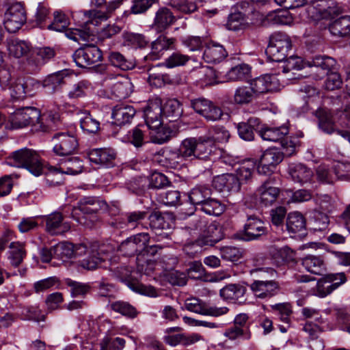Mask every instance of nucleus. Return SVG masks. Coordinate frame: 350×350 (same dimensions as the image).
I'll return each instance as SVG.
<instances>
[{
	"instance_id": "1",
	"label": "nucleus",
	"mask_w": 350,
	"mask_h": 350,
	"mask_svg": "<svg viewBox=\"0 0 350 350\" xmlns=\"http://www.w3.org/2000/svg\"><path fill=\"white\" fill-rule=\"evenodd\" d=\"M73 258L83 257L88 256L87 262H105L111 261L115 262L113 259L114 247L109 244L98 245L97 243H92L88 247L81 243L74 245Z\"/></svg>"
},
{
	"instance_id": "2",
	"label": "nucleus",
	"mask_w": 350,
	"mask_h": 350,
	"mask_svg": "<svg viewBox=\"0 0 350 350\" xmlns=\"http://www.w3.org/2000/svg\"><path fill=\"white\" fill-rule=\"evenodd\" d=\"M8 163L16 167H24L35 176L42 174L43 165L39 154L33 150L22 148L14 151L8 157Z\"/></svg>"
},
{
	"instance_id": "3",
	"label": "nucleus",
	"mask_w": 350,
	"mask_h": 350,
	"mask_svg": "<svg viewBox=\"0 0 350 350\" xmlns=\"http://www.w3.org/2000/svg\"><path fill=\"white\" fill-rule=\"evenodd\" d=\"M291 47L292 42L288 35L284 32H275L269 38L266 54L271 61L280 62L287 57Z\"/></svg>"
},
{
	"instance_id": "4",
	"label": "nucleus",
	"mask_w": 350,
	"mask_h": 350,
	"mask_svg": "<svg viewBox=\"0 0 350 350\" xmlns=\"http://www.w3.org/2000/svg\"><path fill=\"white\" fill-rule=\"evenodd\" d=\"M40 111L33 107L17 109L10 117L12 129H22L29 125L36 127V122L40 120Z\"/></svg>"
},
{
	"instance_id": "5",
	"label": "nucleus",
	"mask_w": 350,
	"mask_h": 350,
	"mask_svg": "<svg viewBox=\"0 0 350 350\" xmlns=\"http://www.w3.org/2000/svg\"><path fill=\"white\" fill-rule=\"evenodd\" d=\"M92 3L96 9L85 12V16L88 18L86 23H92L97 25L99 21L108 19L113 12L119 7L121 1L109 2L105 0H94Z\"/></svg>"
},
{
	"instance_id": "6",
	"label": "nucleus",
	"mask_w": 350,
	"mask_h": 350,
	"mask_svg": "<svg viewBox=\"0 0 350 350\" xmlns=\"http://www.w3.org/2000/svg\"><path fill=\"white\" fill-rule=\"evenodd\" d=\"M72 57L78 66L87 68L100 62L103 53L97 46L87 44L77 49Z\"/></svg>"
},
{
	"instance_id": "7",
	"label": "nucleus",
	"mask_w": 350,
	"mask_h": 350,
	"mask_svg": "<svg viewBox=\"0 0 350 350\" xmlns=\"http://www.w3.org/2000/svg\"><path fill=\"white\" fill-rule=\"evenodd\" d=\"M288 133V129L286 127H262L259 130V135L264 140L280 142L281 146L290 155L295 151V144L286 136Z\"/></svg>"
},
{
	"instance_id": "8",
	"label": "nucleus",
	"mask_w": 350,
	"mask_h": 350,
	"mask_svg": "<svg viewBox=\"0 0 350 350\" xmlns=\"http://www.w3.org/2000/svg\"><path fill=\"white\" fill-rule=\"evenodd\" d=\"M26 12L20 3L11 5L5 14L4 26L10 33H16L26 22Z\"/></svg>"
},
{
	"instance_id": "9",
	"label": "nucleus",
	"mask_w": 350,
	"mask_h": 350,
	"mask_svg": "<svg viewBox=\"0 0 350 350\" xmlns=\"http://www.w3.org/2000/svg\"><path fill=\"white\" fill-rule=\"evenodd\" d=\"M149 240L150 237L148 233H139L122 241L119 245L118 250L122 256L126 257L140 256L141 251Z\"/></svg>"
},
{
	"instance_id": "10",
	"label": "nucleus",
	"mask_w": 350,
	"mask_h": 350,
	"mask_svg": "<svg viewBox=\"0 0 350 350\" xmlns=\"http://www.w3.org/2000/svg\"><path fill=\"white\" fill-rule=\"evenodd\" d=\"M196 137H189L185 139L180 143L176 151H170L167 159L172 167H176L183 161V159L195 157V148Z\"/></svg>"
},
{
	"instance_id": "11",
	"label": "nucleus",
	"mask_w": 350,
	"mask_h": 350,
	"mask_svg": "<svg viewBox=\"0 0 350 350\" xmlns=\"http://www.w3.org/2000/svg\"><path fill=\"white\" fill-rule=\"evenodd\" d=\"M107 204L105 201L101 200L96 197H85L81 199L77 206L75 207L74 211H80L85 217H92L94 221L97 219L96 215L107 210Z\"/></svg>"
},
{
	"instance_id": "12",
	"label": "nucleus",
	"mask_w": 350,
	"mask_h": 350,
	"mask_svg": "<svg viewBox=\"0 0 350 350\" xmlns=\"http://www.w3.org/2000/svg\"><path fill=\"white\" fill-rule=\"evenodd\" d=\"M115 274L117 278L125 282L127 286L133 291L149 297L157 296V290L153 286H145L137 282L131 281L135 276L132 275V271L127 266H120L118 267Z\"/></svg>"
},
{
	"instance_id": "13",
	"label": "nucleus",
	"mask_w": 350,
	"mask_h": 350,
	"mask_svg": "<svg viewBox=\"0 0 350 350\" xmlns=\"http://www.w3.org/2000/svg\"><path fill=\"white\" fill-rule=\"evenodd\" d=\"M53 152L59 156H69L76 152L78 148L77 138L65 133H59L53 137Z\"/></svg>"
},
{
	"instance_id": "14",
	"label": "nucleus",
	"mask_w": 350,
	"mask_h": 350,
	"mask_svg": "<svg viewBox=\"0 0 350 350\" xmlns=\"http://www.w3.org/2000/svg\"><path fill=\"white\" fill-rule=\"evenodd\" d=\"M185 308L198 314L218 317L228 313L227 307L210 306L199 299L191 297L186 299Z\"/></svg>"
},
{
	"instance_id": "15",
	"label": "nucleus",
	"mask_w": 350,
	"mask_h": 350,
	"mask_svg": "<svg viewBox=\"0 0 350 350\" xmlns=\"http://www.w3.org/2000/svg\"><path fill=\"white\" fill-rule=\"evenodd\" d=\"M347 280L343 273L325 275L317 284V295L325 297L344 284Z\"/></svg>"
},
{
	"instance_id": "16",
	"label": "nucleus",
	"mask_w": 350,
	"mask_h": 350,
	"mask_svg": "<svg viewBox=\"0 0 350 350\" xmlns=\"http://www.w3.org/2000/svg\"><path fill=\"white\" fill-rule=\"evenodd\" d=\"M284 159L282 152L275 148L266 150L262 154L257 171L260 174L269 175Z\"/></svg>"
},
{
	"instance_id": "17",
	"label": "nucleus",
	"mask_w": 350,
	"mask_h": 350,
	"mask_svg": "<svg viewBox=\"0 0 350 350\" xmlns=\"http://www.w3.org/2000/svg\"><path fill=\"white\" fill-rule=\"evenodd\" d=\"M213 186L221 193H237L241 189V183L235 174H224L213 178Z\"/></svg>"
},
{
	"instance_id": "18",
	"label": "nucleus",
	"mask_w": 350,
	"mask_h": 350,
	"mask_svg": "<svg viewBox=\"0 0 350 350\" xmlns=\"http://www.w3.org/2000/svg\"><path fill=\"white\" fill-rule=\"evenodd\" d=\"M144 111L146 126L150 129L157 131V134L159 135L164 130V128L161 127L163 113L161 103L157 101L151 102L146 106Z\"/></svg>"
},
{
	"instance_id": "19",
	"label": "nucleus",
	"mask_w": 350,
	"mask_h": 350,
	"mask_svg": "<svg viewBox=\"0 0 350 350\" xmlns=\"http://www.w3.org/2000/svg\"><path fill=\"white\" fill-rule=\"evenodd\" d=\"M275 178L269 176L258 188L260 202L265 206L272 205L280 194V189L275 186Z\"/></svg>"
},
{
	"instance_id": "20",
	"label": "nucleus",
	"mask_w": 350,
	"mask_h": 350,
	"mask_svg": "<svg viewBox=\"0 0 350 350\" xmlns=\"http://www.w3.org/2000/svg\"><path fill=\"white\" fill-rule=\"evenodd\" d=\"M315 116L319 120V127L327 133L336 132L342 137L347 139L350 142V132L344 130H334V122L333 116L329 109L327 108H319L315 111Z\"/></svg>"
},
{
	"instance_id": "21",
	"label": "nucleus",
	"mask_w": 350,
	"mask_h": 350,
	"mask_svg": "<svg viewBox=\"0 0 350 350\" xmlns=\"http://www.w3.org/2000/svg\"><path fill=\"white\" fill-rule=\"evenodd\" d=\"M63 167L57 169L55 167L49 168V173L46 175V182L50 186H55L61 183L60 178L54 180L53 179V173L61 171L66 174H77L81 171L82 165L80 159L78 157H70L68 160L62 163Z\"/></svg>"
},
{
	"instance_id": "22",
	"label": "nucleus",
	"mask_w": 350,
	"mask_h": 350,
	"mask_svg": "<svg viewBox=\"0 0 350 350\" xmlns=\"http://www.w3.org/2000/svg\"><path fill=\"white\" fill-rule=\"evenodd\" d=\"M223 227L216 222H212L204 226L201 235L197 239L199 245L213 246L224 237Z\"/></svg>"
},
{
	"instance_id": "23",
	"label": "nucleus",
	"mask_w": 350,
	"mask_h": 350,
	"mask_svg": "<svg viewBox=\"0 0 350 350\" xmlns=\"http://www.w3.org/2000/svg\"><path fill=\"white\" fill-rule=\"evenodd\" d=\"M250 86L255 94H264L277 91L280 85L276 75H265L253 79Z\"/></svg>"
},
{
	"instance_id": "24",
	"label": "nucleus",
	"mask_w": 350,
	"mask_h": 350,
	"mask_svg": "<svg viewBox=\"0 0 350 350\" xmlns=\"http://www.w3.org/2000/svg\"><path fill=\"white\" fill-rule=\"evenodd\" d=\"M266 231L263 221L255 215H250L245 224L244 234L241 239L245 241L256 239L265 234Z\"/></svg>"
},
{
	"instance_id": "25",
	"label": "nucleus",
	"mask_w": 350,
	"mask_h": 350,
	"mask_svg": "<svg viewBox=\"0 0 350 350\" xmlns=\"http://www.w3.org/2000/svg\"><path fill=\"white\" fill-rule=\"evenodd\" d=\"M37 83L31 79H18L9 88L10 94L15 99H23L27 96H32L33 87Z\"/></svg>"
},
{
	"instance_id": "26",
	"label": "nucleus",
	"mask_w": 350,
	"mask_h": 350,
	"mask_svg": "<svg viewBox=\"0 0 350 350\" xmlns=\"http://www.w3.org/2000/svg\"><path fill=\"white\" fill-rule=\"evenodd\" d=\"M195 148V159L200 160H209L215 150V140L213 137L201 136L196 137Z\"/></svg>"
},
{
	"instance_id": "27",
	"label": "nucleus",
	"mask_w": 350,
	"mask_h": 350,
	"mask_svg": "<svg viewBox=\"0 0 350 350\" xmlns=\"http://www.w3.org/2000/svg\"><path fill=\"white\" fill-rule=\"evenodd\" d=\"M46 230L52 235L62 234L68 232L70 226L66 222H63L61 213L55 212L49 215L45 218Z\"/></svg>"
},
{
	"instance_id": "28",
	"label": "nucleus",
	"mask_w": 350,
	"mask_h": 350,
	"mask_svg": "<svg viewBox=\"0 0 350 350\" xmlns=\"http://www.w3.org/2000/svg\"><path fill=\"white\" fill-rule=\"evenodd\" d=\"M149 226L157 234H163L162 230H167L171 228V215L166 213L153 211L148 216Z\"/></svg>"
},
{
	"instance_id": "29",
	"label": "nucleus",
	"mask_w": 350,
	"mask_h": 350,
	"mask_svg": "<svg viewBox=\"0 0 350 350\" xmlns=\"http://www.w3.org/2000/svg\"><path fill=\"white\" fill-rule=\"evenodd\" d=\"M250 288L256 297L260 299H266L277 294L278 285L273 280H255L250 285Z\"/></svg>"
},
{
	"instance_id": "30",
	"label": "nucleus",
	"mask_w": 350,
	"mask_h": 350,
	"mask_svg": "<svg viewBox=\"0 0 350 350\" xmlns=\"http://www.w3.org/2000/svg\"><path fill=\"white\" fill-rule=\"evenodd\" d=\"M135 113V109L131 105L124 103L117 104L112 111L113 123L118 126L130 123Z\"/></svg>"
},
{
	"instance_id": "31",
	"label": "nucleus",
	"mask_w": 350,
	"mask_h": 350,
	"mask_svg": "<svg viewBox=\"0 0 350 350\" xmlns=\"http://www.w3.org/2000/svg\"><path fill=\"white\" fill-rule=\"evenodd\" d=\"M176 39L167 38L165 35H160L158 38L151 44V53L146 59H155L159 57L162 53L167 49L174 47Z\"/></svg>"
},
{
	"instance_id": "32",
	"label": "nucleus",
	"mask_w": 350,
	"mask_h": 350,
	"mask_svg": "<svg viewBox=\"0 0 350 350\" xmlns=\"http://www.w3.org/2000/svg\"><path fill=\"white\" fill-rule=\"evenodd\" d=\"M176 21L172 12L167 8H160L154 18L153 28L158 32H161L168 28Z\"/></svg>"
},
{
	"instance_id": "33",
	"label": "nucleus",
	"mask_w": 350,
	"mask_h": 350,
	"mask_svg": "<svg viewBox=\"0 0 350 350\" xmlns=\"http://www.w3.org/2000/svg\"><path fill=\"white\" fill-rule=\"evenodd\" d=\"M67 83H68V77H67L64 71L50 75L43 81V86L51 94L59 91L63 85Z\"/></svg>"
},
{
	"instance_id": "34",
	"label": "nucleus",
	"mask_w": 350,
	"mask_h": 350,
	"mask_svg": "<svg viewBox=\"0 0 350 350\" xmlns=\"http://www.w3.org/2000/svg\"><path fill=\"white\" fill-rule=\"evenodd\" d=\"M227 56L224 46L219 44L208 43L203 53L204 59L208 63H216L222 61Z\"/></svg>"
},
{
	"instance_id": "35",
	"label": "nucleus",
	"mask_w": 350,
	"mask_h": 350,
	"mask_svg": "<svg viewBox=\"0 0 350 350\" xmlns=\"http://www.w3.org/2000/svg\"><path fill=\"white\" fill-rule=\"evenodd\" d=\"M288 172L294 181L301 184L310 182L314 176L310 168L301 163L291 165Z\"/></svg>"
},
{
	"instance_id": "36",
	"label": "nucleus",
	"mask_w": 350,
	"mask_h": 350,
	"mask_svg": "<svg viewBox=\"0 0 350 350\" xmlns=\"http://www.w3.org/2000/svg\"><path fill=\"white\" fill-rule=\"evenodd\" d=\"M59 118L57 113L53 111H47L40 114V120L36 122V131L44 133L55 131L57 129Z\"/></svg>"
},
{
	"instance_id": "37",
	"label": "nucleus",
	"mask_w": 350,
	"mask_h": 350,
	"mask_svg": "<svg viewBox=\"0 0 350 350\" xmlns=\"http://www.w3.org/2000/svg\"><path fill=\"white\" fill-rule=\"evenodd\" d=\"M212 196L211 188L204 185L193 188L189 193V200L196 208H200L206 200Z\"/></svg>"
},
{
	"instance_id": "38",
	"label": "nucleus",
	"mask_w": 350,
	"mask_h": 350,
	"mask_svg": "<svg viewBox=\"0 0 350 350\" xmlns=\"http://www.w3.org/2000/svg\"><path fill=\"white\" fill-rule=\"evenodd\" d=\"M245 288L239 284H229L219 291L220 296L225 300L232 302H242Z\"/></svg>"
},
{
	"instance_id": "39",
	"label": "nucleus",
	"mask_w": 350,
	"mask_h": 350,
	"mask_svg": "<svg viewBox=\"0 0 350 350\" xmlns=\"http://www.w3.org/2000/svg\"><path fill=\"white\" fill-rule=\"evenodd\" d=\"M306 225V219L300 213L293 212L288 214L286 219V228L288 232L304 235Z\"/></svg>"
},
{
	"instance_id": "40",
	"label": "nucleus",
	"mask_w": 350,
	"mask_h": 350,
	"mask_svg": "<svg viewBox=\"0 0 350 350\" xmlns=\"http://www.w3.org/2000/svg\"><path fill=\"white\" fill-rule=\"evenodd\" d=\"M329 30L334 36H350V16H344L333 21L329 25Z\"/></svg>"
},
{
	"instance_id": "41",
	"label": "nucleus",
	"mask_w": 350,
	"mask_h": 350,
	"mask_svg": "<svg viewBox=\"0 0 350 350\" xmlns=\"http://www.w3.org/2000/svg\"><path fill=\"white\" fill-rule=\"evenodd\" d=\"M90 159L96 164L107 165L116 158L115 153L108 149H96L89 154Z\"/></svg>"
},
{
	"instance_id": "42",
	"label": "nucleus",
	"mask_w": 350,
	"mask_h": 350,
	"mask_svg": "<svg viewBox=\"0 0 350 350\" xmlns=\"http://www.w3.org/2000/svg\"><path fill=\"white\" fill-rule=\"evenodd\" d=\"M309 66H314L321 68L324 74H328L336 65V61L331 57L326 55H316L311 62H308Z\"/></svg>"
},
{
	"instance_id": "43",
	"label": "nucleus",
	"mask_w": 350,
	"mask_h": 350,
	"mask_svg": "<svg viewBox=\"0 0 350 350\" xmlns=\"http://www.w3.org/2000/svg\"><path fill=\"white\" fill-rule=\"evenodd\" d=\"M8 48L10 55L16 58L26 55L30 51V46L27 42L17 39L10 40L8 42Z\"/></svg>"
},
{
	"instance_id": "44",
	"label": "nucleus",
	"mask_w": 350,
	"mask_h": 350,
	"mask_svg": "<svg viewBox=\"0 0 350 350\" xmlns=\"http://www.w3.org/2000/svg\"><path fill=\"white\" fill-rule=\"evenodd\" d=\"M163 113L170 118V122L176 121L183 113V108L178 100L172 99L167 100L164 107H162Z\"/></svg>"
},
{
	"instance_id": "45",
	"label": "nucleus",
	"mask_w": 350,
	"mask_h": 350,
	"mask_svg": "<svg viewBox=\"0 0 350 350\" xmlns=\"http://www.w3.org/2000/svg\"><path fill=\"white\" fill-rule=\"evenodd\" d=\"M160 275L172 285L184 286L187 281L185 273L173 269H165Z\"/></svg>"
},
{
	"instance_id": "46",
	"label": "nucleus",
	"mask_w": 350,
	"mask_h": 350,
	"mask_svg": "<svg viewBox=\"0 0 350 350\" xmlns=\"http://www.w3.org/2000/svg\"><path fill=\"white\" fill-rule=\"evenodd\" d=\"M200 209L208 215L219 216L224 212L226 206L221 201L211 196Z\"/></svg>"
},
{
	"instance_id": "47",
	"label": "nucleus",
	"mask_w": 350,
	"mask_h": 350,
	"mask_svg": "<svg viewBox=\"0 0 350 350\" xmlns=\"http://www.w3.org/2000/svg\"><path fill=\"white\" fill-rule=\"evenodd\" d=\"M110 63L117 68L123 70H128L135 67V63L127 59L122 53L118 51H113L109 53L108 56Z\"/></svg>"
},
{
	"instance_id": "48",
	"label": "nucleus",
	"mask_w": 350,
	"mask_h": 350,
	"mask_svg": "<svg viewBox=\"0 0 350 350\" xmlns=\"http://www.w3.org/2000/svg\"><path fill=\"white\" fill-rule=\"evenodd\" d=\"M250 73V67L247 64H239L232 67L226 75L230 81H238L246 79Z\"/></svg>"
},
{
	"instance_id": "49",
	"label": "nucleus",
	"mask_w": 350,
	"mask_h": 350,
	"mask_svg": "<svg viewBox=\"0 0 350 350\" xmlns=\"http://www.w3.org/2000/svg\"><path fill=\"white\" fill-rule=\"evenodd\" d=\"M112 91L118 98H125L132 92V83L128 78H123L113 85Z\"/></svg>"
},
{
	"instance_id": "50",
	"label": "nucleus",
	"mask_w": 350,
	"mask_h": 350,
	"mask_svg": "<svg viewBox=\"0 0 350 350\" xmlns=\"http://www.w3.org/2000/svg\"><path fill=\"white\" fill-rule=\"evenodd\" d=\"M196 71L199 79L206 85H212L217 83V72L213 67L204 66Z\"/></svg>"
},
{
	"instance_id": "51",
	"label": "nucleus",
	"mask_w": 350,
	"mask_h": 350,
	"mask_svg": "<svg viewBox=\"0 0 350 350\" xmlns=\"http://www.w3.org/2000/svg\"><path fill=\"white\" fill-rule=\"evenodd\" d=\"M8 248L9 259L14 262H22L27 255L25 244L20 242H12Z\"/></svg>"
},
{
	"instance_id": "52",
	"label": "nucleus",
	"mask_w": 350,
	"mask_h": 350,
	"mask_svg": "<svg viewBox=\"0 0 350 350\" xmlns=\"http://www.w3.org/2000/svg\"><path fill=\"white\" fill-rule=\"evenodd\" d=\"M255 93L252 88L250 87H240L237 89L234 99V102L237 104H247L253 100Z\"/></svg>"
},
{
	"instance_id": "53",
	"label": "nucleus",
	"mask_w": 350,
	"mask_h": 350,
	"mask_svg": "<svg viewBox=\"0 0 350 350\" xmlns=\"http://www.w3.org/2000/svg\"><path fill=\"white\" fill-rule=\"evenodd\" d=\"M54 256L59 258H72L74 254V245L69 242H60L53 247Z\"/></svg>"
},
{
	"instance_id": "54",
	"label": "nucleus",
	"mask_w": 350,
	"mask_h": 350,
	"mask_svg": "<svg viewBox=\"0 0 350 350\" xmlns=\"http://www.w3.org/2000/svg\"><path fill=\"white\" fill-rule=\"evenodd\" d=\"M224 335L230 340H234L239 338H243L245 340L251 338L252 334L248 328H241L233 325L227 329Z\"/></svg>"
},
{
	"instance_id": "55",
	"label": "nucleus",
	"mask_w": 350,
	"mask_h": 350,
	"mask_svg": "<svg viewBox=\"0 0 350 350\" xmlns=\"http://www.w3.org/2000/svg\"><path fill=\"white\" fill-rule=\"evenodd\" d=\"M68 25L69 19L66 14L57 11L54 12L53 22L48 26V28L57 31H63L67 29Z\"/></svg>"
},
{
	"instance_id": "56",
	"label": "nucleus",
	"mask_w": 350,
	"mask_h": 350,
	"mask_svg": "<svg viewBox=\"0 0 350 350\" xmlns=\"http://www.w3.org/2000/svg\"><path fill=\"white\" fill-rule=\"evenodd\" d=\"M271 307L273 311L275 313L277 316L279 317V318L282 322L286 323H289L290 317L292 314V308L289 304H277L275 305H271Z\"/></svg>"
},
{
	"instance_id": "57",
	"label": "nucleus",
	"mask_w": 350,
	"mask_h": 350,
	"mask_svg": "<svg viewBox=\"0 0 350 350\" xmlns=\"http://www.w3.org/2000/svg\"><path fill=\"white\" fill-rule=\"evenodd\" d=\"M286 64L283 68L284 72L295 71V75L297 71H299L305 68L306 63L304 62L301 57L298 56H291L286 58Z\"/></svg>"
},
{
	"instance_id": "58",
	"label": "nucleus",
	"mask_w": 350,
	"mask_h": 350,
	"mask_svg": "<svg viewBox=\"0 0 350 350\" xmlns=\"http://www.w3.org/2000/svg\"><path fill=\"white\" fill-rule=\"evenodd\" d=\"M66 85V91L70 98H78L85 96V90L87 88L84 81L72 84L71 79L68 77V83Z\"/></svg>"
},
{
	"instance_id": "59",
	"label": "nucleus",
	"mask_w": 350,
	"mask_h": 350,
	"mask_svg": "<svg viewBox=\"0 0 350 350\" xmlns=\"http://www.w3.org/2000/svg\"><path fill=\"white\" fill-rule=\"evenodd\" d=\"M125 342L122 338L116 337L111 340L106 337L100 343V350H122L125 346Z\"/></svg>"
},
{
	"instance_id": "60",
	"label": "nucleus",
	"mask_w": 350,
	"mask_h": 350,
	"mask_svg": "<svg viewBox=\"0 0 350 350\" xmlns=\"http://www.w3.org/2000/svg\"><path fill=\"white\" fill-rule=\"evenodd\" d=\"M189 59V56L180 52H175L166 59L165 64L167 68H174L185 65Z\"/></svg>"
},
{
	"instance_id": "61",
	"label": "nucleus",
	"mask_w": 350,
	"mask_h": 350,
	"mask_svg": "<svg viewBox=\"0 0 350 350\" xmlns=\"http://www.w3.org/2000/svg\"><path fill=\"white\" fill-rule=\"evenodd\" d=\"M111 308L115 312H119L124 316L135 317L137 315L135 308L126 302L116 301L111 304Z\"/></svg>"
},
{
	"instance_id": "62",
	"label": "nucleus",
	"mask_w": 350,
	"mask_h": 350,
	"mask_svg": "<svg viewBox=\"0 0 350 350\" xmlns=\"http://www.w3.org/2000/svg\"><path fill=\"white\" fill-rule=\"evenodd\" d=\"M200 0H180L174 3L173 6L181 12L191 14L198 9Z\"/></svg>"
},
{
	"instance_id": "63",
	"label": "nucleus",
	"mask_w": 350,
	"mask_h": 350,
	"mask_svg": "<svg viewBox=\"0 0 350 350\" xmlns=\"http://www.w3.org/2000/svg\"><path fill=\"white\" fill-rule=\"evenodd\" d=\"M80 124L82 129L90 133H96L100 129L99 122L94 119L90 113L81 119Z\"/></svg>"
},
{
	"instance_id": "64",
	"label": "nucleus",
	"mask_w": 350,
	"mask_h": 350,
	"mask_svg": "<svg viewBox=\"0 0 350 350\" xmlns=\"http://www.w3.org/2000/svg\"><path fill=\"white\" fill-rule=\"evenodd\" d=\"M161 202L167 206H176L180 202V193L177 190H168L160 195Z\"/></svg>"
}]
</instances>
